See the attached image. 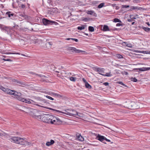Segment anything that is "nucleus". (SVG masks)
Returning a JSON list of instances; mask_svg holds the SVG:
<instances>
[{"mask_svg":"<svg viewBox=\"0 0 150 150\" xmlns=\"http://www.w3.org/2000/svg\"><path fill=\"white\" fill-rule=\"evenodd\" d=\"M96 138L98 140L102 142H103V136H100L99 134H98V135L96 137Z\"/></svg>","mask_w":150,"mask_h":150,"instance_id":"f3484780","label":"nucleus"},{"mask_svg":"<svg viewBox=\"0 0 150 150\" xmlns=\"http://www.w3.org/2000/svg\"><path fill=\"white\" fill-rule=\"evenodd\" d=\"M86 26V25H82L81 26H79L77 28L78 30H81L84 29Z\"/></svg>","mask_w":150,"mask_h":150,"instance_id":"6ab92c4d","label":"nucleus"},{"mask_svg":"<svg viewBox=\"0 0 150 150\" xmlns=\"http://www.w3.org/2000/svg\"><path fill=\"white\" fill-rule=\"evenodd\" d=\"M103 7V3H101L100 4H99L98 6V7L99 8H100Z\"/></svg>","mask_w":150,"mask_h":150,"instance_id":"e433bc0d","label":"nucleus"},{"mask_svg":"<svg viewBox=\"0 0 150 150\" xmlns=\"http://www.w3.org/2000/svg\"><path fill=\"white\" fill-rule=\"evenodd\" d=\"M12 95L14 96L15 98H16L18 100L20 101H21V100H22L21 99L23 98L21 97V93H20L17 92L15 91V92H14L13 93Z\"/></svg>","mask_w":150,"mask_h":150,"instance_id":"6e6552de","label":"nucleus"},{"mask_svg":"<svg viewBox=\"0 0 150 150\" xmlns=\"http://www.w3.org/2000/svg\"><path fill=\"white\" fill-rule=\"evenodd\" d=\"M55 96H57V97H62V96L61 95H60L59 94L56 93V94Z\"/></svg>","mask_w":150,"mask_h":150,"instance_id":"a18cd8bd","label":"nucleus"},{"mask_svg":"<svg viewBox=\"0 0 150 150\" xmlns=\"http://www.w3.org/2000/svg\"><path fill=\"white\" fill-rule=\"evenodd\" d=\"M150 69V67H143L139 68H136L134 69V70H139V71H148Z\"/></svg>","mask_w":150,"mask_h":150,"instance_id":"9b49d317","label":"nucleus"},{"mask_svg":"<svg viewBox=\"0 0 150 150\" xmlns=\"http://www.w3.org/2000/svg\"><path fill=\"white\" fill-rule=\"evenodd\" d=\"M77 138L78 140L81 141H82L84 140L83 138L81 135L78 136Z\"/></svg>","mask_w":150,"mask_h":150,"instance_id":"393cba45","label":"nucleus"},{"mask_svg":"<svg viewBox=\"0 0 150 150\" xmlns=\"http://www.w3.org/2000/svg\"><path fill=\"white\" fill-rule=\"evenodd\" d=\"M113 21L114 22H115V23H116V22H119V23H122V21L118 19V18H115L113 19Z\"/></svg>","mask_w":150,"mask_h":150,"instance_id":"4be33fe9","label":"nucleus"},{"mask_svg":"<svg viewBox=\"0 0 150 150\" xmlns=\"http://www.w3.org/2000/svg\"><path fill=\"white\" fill-rule=\"evenodd\" d=\"M125 74L126 75H127L128 74V73L127 72H125Z\"/></svg>","mask_w":150,"mask_h":150,"instance_id":"338daca9","label":"nucleus"},{"mask_svg":"<svg viewBox=\"0 0 150 150\" xmlns=\"http://www.w3.org/2000/svg\"><path fill=\"white\" fill-rule=\"evenodd\" d=\"M3 135V134L2 133H1L0 132V136H2Z\"/></svg>","mask_w":150,"mask_h":150,"instance_id":"774afa93","label":"nucleus"},{"mask_svg":"<svg viewBox=\"0 0 150 150\" xmlns=\"http://www.w3.org/2000/svg\"><path fill=\"white\" fill-rule=\"evenodd\" d=\"M112 6L113 7H116V4H113Z\"/></svg>","mask_w":150,"mask_h":150,"instance_id":"0e129e2a","label":"nucleus"},{"mask_svg":"<svg viewBox=\"0 0 150 150\" xmlns=\"http://www.w3.org/2000/svg\"><path fill=\"white\" fill-rule=\"evenodd\" d=\"M88 30L89 31L92 32L94 31V28L92 26H89L88 27Z\"/></svg>","mask_w":150,"mask_h":150,"instance_id":"5701e85b","label":"nucleus"},{"mask_svg":"<svg viewBox=\"0 0 150 150\" xmlns=\"http://www.w3.org/2000/svg\"><path fill=\"white\" fill-rule=\"evenodd\" d=\"M112 76L111 72L106 73L105 74H104V76H106L107 77H110Z\"/></svg>","mask_w":150,"mask_h":150,"instance_id":"b1692460","label":"nucleus"},{"mask_svg":"<svg viewBox=\"0 0 150 150\" xmlns=\"http://www.w3.org/2000/svg\"><path fill=\"white\" fill-rule=\"evenodd\" d=\"M125 43L126 46L129 48H132V45L130 43H127V42H124Z\"/></svg>","mask_w":150,"mask_h":150,"instance_id":"bb28decb","label":"nucleus"},{"mask_svg":"<svg viewBox=\"0 0 150 150\" xmlns=\"http://www.w3.org/2000/svg\"><path fill=\"white\" fill-rule=\"evenodd\" d=\"M109 84V83L108 82H105L104 83V85H105V86H108Z\"/></svg>","mask_w":150,"mask_h":150,"instance_id":"de8ad7c7","label":"nucleus"},{"mask_svg":"<svg viewBox=\"0 0 150 150\" xmlns=\"http://www.w3.org/2000/svg\"><path fill=\"white\" fill-rule=\"evenodd\" d=\"M54 143V141L53 140L51 139L50 142H47L45 144L47 146H50L53 144Z\"/></svg>","mask_w":150,"mask_h":150,"instance_id":"ddd939ff","label":"nucleus"},{"mask_svg":"<svg viewBox=\"0 0 150 150\" xmlns=\"http://www.w3.org/2000/svg\"><path fill=\"white\" fill-rule=\"evenodd\" d=\"M87 13L88 14L93 15L94 16H96V14L93 11H88L87 12Z\"/></svg>","mask_w":150,"mask_h":150,"instance_id":"a211bd4d","label":"nucleus"},{"mask_svg":"<svg viewBox=\"0 0 150 150\" xmlns=\"http://www.w3.org/2000/svg\"><path fill=\"white\" fill-rule=\"evenodd\" d=\"M21 101L25 102L26 103H27L28 104H30V99H26L25 98H23L22 99H21Z\"/></svg>","mask_w":150,"mask_h":150,"instance_id":"4468645a","label":"nucleus"},{"mask_svg":"<svg viewBox=\"0 0 150 150\" xmlns=\"http://www.w3.org/2000/svg\"><path fill=\"white\" fill-rule=\"evenodd\" d=\"M72 52L75 53H81L82 54H84L86 53L85 51L81 50H79L76 49V48L73 47L71 49V51Z\"/></svg>","mask_w":150,"mask_h":150,"instance_id":"1a4fd4ad","label":"nucleus"},{"mask_svg":"<svg viewBox=\"0 0 150 150\" xmlns=\"http://www.w3.org/2000/svg\"><path fill=\"white\" fill-rule=\"evenodd\" d=\"M51 93H52V92H47L46 93L47 94L51 96L52 95Z\"/></svg>","mask_w":150,"mask_h":150,"instance_id":"3c124183","label":"nucleus"},{"mask_svg":"<svg viewBox=\"0 0 150 150\" xmlns=\"http://www.w3.org/2000/svg\"><path fill=\"white\" fill-rule=\"evenodd\" d=\"M25 139L16 137H12L10 138L11 142L22 145H29V142L26 141Z\"/></svg>","mask_w":150,"mask_h":150,"instance_id":"f03ea898","label":"nucleus"},{"mask_svg":"<svg viewBox=\"0 0 150 150\" xmlns=\"http://www.w3.org/2000/svg\"><path fill=\"white\" fill-rule=\"evenodd\" d=\"M5 0H0V1L2 2H4L5 1Z\"/></svg>","mask_w":150,"mask_h":150,"instance_id":"69168bd1","label":"nucleus"},{"mask_svg":"<svg viewBox=\"0 0 150 150\" xmlns=\"http://www.w3.org/2000/svg\"><path fill=\"white\" fill-rule=\"evenodd\" d=\"M6 88H3V89H2V91H4V92H5L6 91Z\"/></svg>","mask_w":150,"mask_h":150,"instance_id":"864d4df0","label":"nucleus"},{"mask_svg":"<svg viewBox=\"0 0 150 150\" xmlns=\"http://www.w3.org/2000/svg\"><path fill=\"white\" fill-rule=\"evenodd\" d=\"M21 7L22 8H24L25 7V6L24 4H22L21 5Z\"/></svg>","mask_w":150,"mask_h":150,"instance_id":"09e8293b","label":"nucleus"},{"mask_svg":"<svg viewBox=\"0 0 150 150\" xmlns=\"http://www.w3.org/2000/svg\"><path fill=\"white\" fill-rule=\"evenodd\" d=\"M125 104L126 107L129 109L132 110L137 109L139 107L137 106V103L133 101L128 100L126 102Z\"/></svg>","mask_w":150,"mask_h":150,"instance_id":"7ed1b4c3","label":"nucleus"},{"mask_svg":"<svg viewBox=\"0 0 150 150\" xmlns=\"http://www.w3.org/2000/svg\"><path fill=\"white\" fill-rule=\"evenodd\" d=\"M119 84H121L122 86H125L126 87L127 86L125 85L124 83H123L122 82H121V81H118V82H117Z\"/></svg>","mask_w":150,"mask_h":150,"instance_id":"473e14b6","label":"nucleus"},{"mask_svg":"<svg viewBox=\"0 0 150 150\" xmlns=\"http://www.w3.org/2000/svg\"><path fill=\"white\" fill-rule=\"evenodd\" d=\"M111 29L109 28L108 26L106 25H104V31H111Z\"/></svg>","mask_w":150,"mask_h":150,"instance_id":"2eb2a0df","label":"nucleus"},{"mask_svg":"<svg viewBox=\"0 0 150 150\" xmlns=\"http://www.w3.org/2000/svg\"><path fill=\"white\" fill-rule=\"evenodd\" d=\"M129 5H122V8H127L129 7Z\"/></svg>","mask_w":150,"mask_h":150,"instance_id":"c9c22d12","label":"nucleus"},{"mask_svg":"<svg viewBox=\"0 0 150 150\" xmlns=\"http://www.w3.org/2000/svg\"><path fill=\"white\" fill-rule=\"evenodd\" d=\"M17 83L20 84H23L21 82H20V81H17Z\"/></svg>","mask_w":150,"mask_h":150,"instance_id":"bf43d9fd","label":"nucleus"},{"mask_svg":"<svg viewBox=\"0 0 150 150\" xmlns=\"http://www.w3.org/2000/svg\"><path fill=\"white\" fill-rule=\"evenodd\" d=\"M14 92H15L14 91H12L8 88H6L5 93L9 94L12 95Z\"/></svg>","mask_w":150,"mask_h":150,"instance_id":"dca6fc26","label":"nucleus"},{"mask_svg":"<svg viewBox=\"0 0 150 150\" xmlns=\"http://www.w3.org/2000/svg\"><path fill=\"white\" fill-rule=\"evenodd\" d=\"M115 7H116L115 9L116 10H118L119 8V7H118V6H116Z\"/></svg>","mask_w":150,"mask_h":150,"instance_id":"13d9d810","label":"nucleus"},{"mask_svg":"<svg viewBox=\"0 0 150 150\" xmlns=\"http://www.w3.org/2000/svg\"><path fill=\"white\" fill-rule=\"evenodd\" d=\"M40 119L45 122L51 124L59 125L62 123V121L58 117L49 114L42 115Z\"/></svg>","mask_w":150,"mask_h":150,"instance_id":"f257e3e1","label":"nucleus"},{"mask_svg":"<svg viewBox=\"0 0 150 150\" xmlns=\"http://www.w3.org/2000/svg\"><path fill=\"white\" fill-rule=\"evenodd\" d=\"M52 95L54 96H55L56 93H54V92H52V93H51Z\"/></svg>","mask_w":150,"mask_h":150,"instance_id":"6e6d98bb","label":"nucleus"},{"mask_svg":"<svg viewBox=\"0 0 150 150\" xmlns=\"http://www.w3.org/2000/svg\"><path fill=\"white\" fill-rule=\"evenodd\" d=\"M93 70L96 72H98L99 74H100L102 75H103V68H100L97 67H93Z\"/></svg>","mask_w":150,"mask_h":150,"instance_id":"9d476101","label":"nucleus"},{"mask_svg":"<svg viewBox=\"0 0 150 150\" xmlns=\"http://www.w3.org/2000/svg\"><path fill=\"white\" fill-rule=\"evenodd\" d=\"M2 60H4V61H9V62H11L12 61V60L10 59H2Z\"/></svg>","mask_w":150,"mask_h":150,"instance_id":"4c0bfd02","label":"nucleus"},{"mask_svg":"<svg viewBox=\"0 0 150 150\" xmlns=\"http://www.w3.org/2000/svg\"><path fill=\"white\" fill-rule=\"evenodd\" d=\"M148 51H144L143 52L144 53L146 54H148Z\"/></svg>","mask_w":150,"mask_h":150,"instance_id":"8fccbe9b","label":"nucleus"},{"mask_svg":"<svg viewBox=\"0 0 150 150\" xmlns=\"http://www.w3.org/2000/svg\"><path fill=\"white\" fill-rule=\"evenodd\" d=\"M42 101L43 102V103H44L46 105L47 104H49V103H48L47 102L45 101V100H42Z\"/></svg>","mask_w":150,"mask_h":150,"instance_id":"58836bf2","label":"nucleus"},{"mask_svg":"<svg viewBox=\"0 0 150 150\" xmlns=\"http://www.w3.org/2000/svg\"><path fill=\"white\" fill-rule=\"evenodd\" d=\"M85 20H87L88 21H89L90 20H91L92 19L91 18H88V19H87V18H85Z\"/></svg>","mask_w":150,"mask_h":150,"instance_id":"052dcab7","label":"nucleus"},{"mask_svg":"<svg viewBox=\"0 0 150 150\" xmlns=\"http://www.w3.org/2000/svg\"><path fill=\"white\" fill-rule=\"evenodd\" d=\"M42 21L43 24L45 25H50L52 24L53 23H56V22L54 21L49 20L45 18H43Z\"/></svg>","mask_w":150,"mask_h":150,"instance_id":"423d86ee","label":"nucleus"},{"mask_svg":"<svg viewBox=\"0 0 150 150\" xmlns=\"http://www.w3.org/2000/svg\"><path fill=\"white\" fill-rule=\"evenodd\" d=\"M146 23L149 26L150 25L149 22H146Z\"/></svg>","mask_w":150,"mask_h":150,"instance_id":"680f3d73","label":"nucleus"},{"mask_svg":"<svg viewBox=\"0 0 150 150\" xmlns=\"http://www.w3.org/2000/svg\"><path fill=\"white\" fill-rule=\"evenodd\" d=\"M122 24H121L120 23H117L116 25L117 26H122Z\"/></svg>","mask_w":150,"mask_h":150,"instance_id":"ea45409f","label":"nucleus"},{"mask_svg":"<svg viewBox=\"0 0 150 150\" xmlns=\"http://www.w3.org/2000/svg\"><path fill=\"white\" fill-rule=\"evenodd\" d=\"M0 28L2 30H4V29H6V26L0 24Z\"/></svg>","mask_w":150,"mask_h":150,"instance_id":"cd10ccee","label":"nucleus"},{"mask_svg":"<svg viewBox=\"0 0 150 150\" xmlns=\"http://www.w3.org/2000/svg\"><path fill=\"white\" fill-rule=\"evenodd\" d=\"M86 87L88 89H91V86L87 82H86L85 84Z\"/></svg>","mask_w":150,"mask_h":150,"instance_id":"412c9836","label":"nucleus"},{"mask_svg":"<svg viewBox=\"0 0 150 150\" xmlns=\"http://www.w3.org/2000/svg\"><path fill=\"white\" fill-rule=\"evenodd\" d=\"M82 80H83V81L85 83H86V82H87L86 81V80L85 79H84V78H83L82 79Z\"/></svg>","mask_w":150,"mask_h":150,"instance_id":"603ef678","label":"nucleus"},{"mask_svg":"<svg viewBox=\"0 0 150 150\" xmlns=\"http://www.w3.org/2000/svg\"><path fill=\"white\" fill-rule=\"evenodd\" d=\"M143 29L145 31H146V32L150 31V28H149L148 27H144L143 28Z\"/></svg>","mask_w":150,"mask_h":150,"instance_id":"c85d7f7f","label":"nucleus"},{"mask_svg":"<svg viewBox=\"0 0 150 150\" xmlns=\"http://www.w3.org/2000/svg\"><path fill=\"white\" fill-rule=\"evenodd\" d=\"M5 29H4V30H5L6 31H8V30H10V28H8L7 27H6V26Z\"/></svg>","mask_w":150,"mask_h":150,"instance_id":"a19ab883","label":"nucleus"},{"mask_svg":"<svg viewBox=\"0 0 150 150\" xmlns=\"http://www.w3.org/2000/svg\"><path fill=\"white\" fill-rule=\"evenodd\" d=\"M62 112H59L63 114H65L67 115H69L71 116H74L76 117H78V116L80 117V114L77 112L75 110H72L71 111V112H67V113H65L63 112L60 111Z\"/></svg>","mask_w":150,"mask_h":150,"instance_id":"20e7f679","label":"nucleus"},{"mask_svg":"<svg viewBox=\"0 0 150 150\" xmlns=\"http://www.w3.org/2000/svg\"><path fill=\"white\" fill-rule=\"evenodd\" d=\"M71 38H67L66 39V40H71Z\"/></svg>","mask_w":150,"mask_h":150,"instance_id":"e2e57ef3","label":"nucleus"},{"mask_svg":"<svg viewBox=\"0 0 150 150\" xmlns=\"http://www.w3.org/2000/svg\"><path fill=\"white\" fill-rule=\"evenodd\" d=\"M4 87H3L2 86L0 85V89H1V90H2V89H3V88H4Z\"/></svg>","mask_w":150,"mask_h":150,"instance_id":"5fc2aeb1","label":"nucleus"},{"mask_svg":"<svg viewBox=\"0 0 150 150\" xmlns=\"http://www.w3.org/2000/svg\"><path fill=\"white\" fill-rule=\"evenodd\" d=\"M69 79L71 81L75 82L76 81V78L74 77H71L69 78Z\"/></svg>","mask_w":150,"mask_h":150,"instance_id":"a878e982","label":"nucleus"},{"mask_svg":"<svg viewBox=\"0 0 150 150\" xmlns=\"http://www.w3.org/2000/svg\"><path fill=\"white\" fill-rule=\"evenodd\" d=\"M72 48L73 47H69L67 48V50L71 51V49H72Z\"/></svg>","mask_w":150,"mask_h":150,"instance_id":"c03bdc74","label":"nucleus"},{"mask_svg":"<svg viewBox=\"0 0 150 150\" xmlns=\"http://www.w3.org/2000/svg\"><path fill=\"white\" fill-rule=\"evenodd\" d=\"M6 15H7L8 17L11 18V19L14 18V14L11 11H8L6 13Z\"/></svg>","mask_w":150,"mask_h":150,"instance_id":"f8f14e48","label":"nucleus"},{"mask_svg":"<svg viewBox=\"0 0 150 150\" xmlns=\"http://www.w3.org/2000/svg\"><path fill=\"white\" fill-rule=\"evenodd\" d=\"M131 9L129 10V11H132V10H135L137 9L138 8L136 6H131L130 7Z\"/></svg>","mask_w":150,"mask_h":150,"instance_id":"7c9ffc66","label":"nucleus"},{"mask_svg":"<svg viewBox=\"0 0 150 150\" xmlns=\"http://www.w3.org/2000/svg\"><path fill=\"white\" fill-rule=\"evenodd\" d=\"M45 97L47 98H48L51 100H54V99L53 98H52V97H51L50 96H45Z\"/></svg>","mask_w":150,"mask_h":150,"instance_id":"f704fd0d","label":"nucleus"},{"mask_svg":"<svg viewBox=\"0 0 150 150\" xmlns=\"http://www.w3.org/2000/svg\"><path fill=\"white\" fill-rule=\"evenodd\" d=\"M20 16H21L22 17H23V18H24L25 19H27V18H28V16H26L25 15L21 14V15Z\"/></svg>","mask_w":150,"mask_h":150,"instance_id":"2f4dec72","label":"nucleus"},{"mask_svg":"<svg viewBox=\"0 0 150 150\" xmlns=\"http://www.w3.org/2000/svg\"><path fill=\"white\" fill-rule=\"evenodd\" d=\"M30 104H33V105H36L38 106H39V107H42V108H46V109H49L50 110H53V111H56L57 112H61L60 111H59V110H55V109H53V108H48V107H45V106H42V105H40L38 104H36V102H35L34 101H33V100H32L31 99H30Z\"/></svg>","mask_w":150,"mask_h":150,"instance_id":"39448f33","label":"nucleus"},{"mask_svg":"<svg viewBox=\"0 0 150 150\" xmlns=\"http://www.w3.org/2000/svg\"><path fill=\"white\" fill-rule=\"evenodd\" d=\"M105 140L108 142H110L111 144L113 143V142H111V141L110 139H107L104 136V141ZM104 144H106V143L104 141Z\"/></svg>","mask_w":150,"mask_h":150,"instance_id":"aec40b11","label":"nucleus"},{"mask_svg":"<svg viewBox=\"0 0 150 150\" xmlns=\"http://www.w3.org/2000/svg\"><path fill=\"white\" fill-rule=\"evenodd\" d=\"M131 81L134 82H136L137 81V80L135 78H131Z\"/></svg>","mask_w":150,"mask_h":150,"instance_id":"72a5a7b5","label":"nucleus"},{"mask_svg":"<svg viewBox=\"0 0 150 150\" xmlns=\"http://www.w3.org/2000/svg\"><path fill=\"white\" fill-rule=\"evenodd\" d=\"M116 57L119 59H121L123 58L122 56L120 54H117L116 55Z\"/></svg>","mask_w":150,"mask_h":150,"instance_id":"c756f323","label":"nucleus"},{"mask_svg":"<svg viewBox=\"0 0 150 150\" xmlns=\"http://www.w3.org/2000/svg\"><path fill=\"white\" fill-rule=\"evenodd\" d=\"M111 31H115V30H118V29L117 28H115L114 29H111Z\"/></svg>","mask_w":150,"mask_h":150,"instance_id":"49530a36","label":"nucleus"},{"mask_svg":"<svg viewBox=\"0 0 150 150\" xmlns=\"http://www.w3.org/2000/svg\"><path fill=\"white\" fill-rule=\"evenodd\" d=\"M132 20L131 19H127V21L128 22H132Z\"/></svg>","mask_w":150,"mask_h":150,"instance_id":"4d7b16f0","label":"nucleus"},{"mask_svg":"<svg viewBox=\"0 0 150 150\" xmlns=\"http://www.w3.org/2000/svg\"><path fill=\"white\" fill-rule=\"evenodd\" d=\"M10 54H20V53H15V52H11L9 53Z\"/></svg>","mask_w":150,"mask_h":150,"instance_id":"37998d69","label":"nucleus"},{"mask_svg":"<svg viewBox=\"0 0 150 150\" xmlns=\"http://www.w3.org/2000/svg\"><path fill=\"white\" fill-rule=\"evenodd\" d=\"M32 112L33 113V116L35 118L40 119V118L41 116L39 115L40 114L39 111L37 110H34Z\"/></svg>","mask_w":150,"mask_h":150,"instance_id":"0eeeda50","label":"nucleus"},{"mask_svg":"<svg viewBox=\"0 0 150 150\" xmlns=\"http://www.w3.org/2000/svg\"><path fill=\"white\" fill-rule=\"evenodd\" d=\"M71 39L74 40L76 42H77L78 41L77 39L76 38H71Z\"/></svg>","mask_w":150,"mask_h":150,"instance_id":"79ce46f5","label":"nucleus"}]
</instances>
